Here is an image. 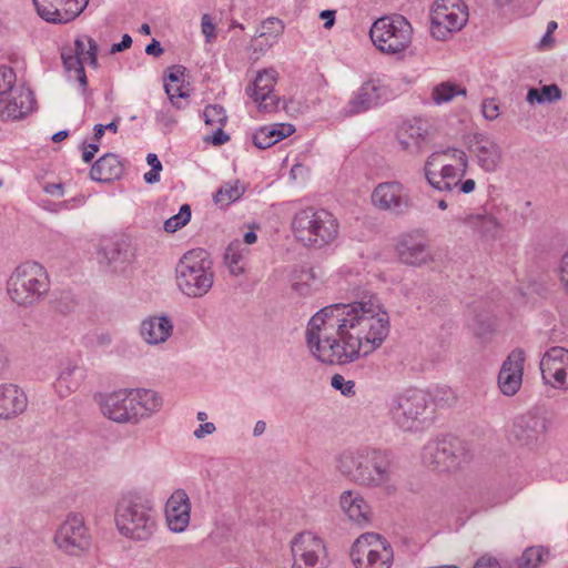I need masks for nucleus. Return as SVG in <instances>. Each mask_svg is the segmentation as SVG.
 I'll list each match as a JSON object with an SVG mask.
<instances>
[{
    "instance_id": "f257e3e1",
    "label": "nucleus",
    "mask_w": 568,
    "mask_h": 568,
    "mask_svg": "<svg viewBox=\"0 0 568 568\" xmlns=\"http://www.w3.org/2000/svg\"><path fill=\"white\" fill-rule=\"evenodd\" d=\"M389 334V315L372 293L349 304L337 303L315 313L306 328L314 357L329 365L352 363L377 349Z\"/></svg>"
},
{
    "instance_id": "f03ea898",
    "label": "nucleus",
    "mask_w": 568,
    "mask_h": 568,
    "mask_svg": "<svg viewBox=\"0 0 568 568\" xmlns=\"http://www.w3.org/2000/svg\"><path fill=\"white\" fill-rule=\"evenodd\" d=\"M337 470L351 481L367 488L395 490L397 467L388 450L359 447L343 452L336 459Z\"/></svg>"
},
{
    "instance_id": "7ed1b4c3",
    "label": "nucleus",
    "mask_w": 568,
    "mask_h": 568,
    "mask_svg": "<svg viewBox=\"0 0 568 568\" xmlns=\"http://www.w3.org/2000/svg\"><path fill=\"white\" fill-rule=\"evenodd\" d=\"M162 405V398L150 389H120L103 396L102 414L119 424H138Z\"/></svg>"
},
{
    "instance_id": "20e7f679",
    "label": "nucleus",
    "mask_w": 568,
    "mask_h": 568,
    "mask_svg": "<svg viewBox=\"0 0 568 568\" xmlns=\"http://www.w3.org/2000/svg\"><path fill=\"white\" fill-rule=\"evenodd\" d=\"M114 519L120 535L133 541L150 540L158 527L152 501L139 493H129L120 498Z\"/></svg>"
},
{
    "instance_id": "39448f33",
    "label": "nucleus",
    "mask_w": 568,
    "mask_h": 568,
    "mask_svg": "<svg viewBox=\"0 0 568 568\" xmlns=\"http://www.w3.org/2000/svg\"><path fill=\"white\" fill-rule=\"evenodd\" d=\"M213 262L204 248L187 251L175 267L179 290L187 297L199 298L206 295L213 286Z\"/></svg>"
},
{
    "instance_id": "423d86ee",
    "label": "nucleus",
    "mask_w": 568,
    "mask_h": 568,
    "mask_svg": "<svg viewBox=\"0 0 568 568\" xmlns=\"http://www.w3.org/2000/svg\"><path fill=\"white\" fill-rule=\"evenodd\" d=\"M337 219L327 210L306 207L295 213L292 231L304 246L322 248L332 244L338 235Z\"/></svg>"
},
{
    "instance_id": "0eeeda50",
    "label": "nucleus",
    "mask_w": 568,
    "mask_h": 568,
    "mask_svg": "<svg viewBox=\"0 0 568 568\" xmlns=\"http://www.w3.org/2000/svg\"><path fill=\"white\" fill-rule=\"evenodd\" d=\"M50 290L47 270L38 262H26L16 267L7 282L12 302L29 307L40 302Z\"/></svg>"
},
{
    "instance_id": "6e6552de",
    "label": "nucleus",
    "mask_w": 568,
    "mask_h": 568,
    "mask_svg": "<svg viewBox=\"0 0 568 568\" xmlns=\"http://www.w3.org/2000/svg\"><path fill=\"white\" fill-rule=\"evenodd\" d=\"M413 28L400 14L384 16L374 21L369 29L373 44L381 52L397 54L412 43Z\"/></svg>"
},
{
    "instance_id": "1a4fd4ad",
    "label": "nucleus",
    "mask_w": 568,
    "mask_h": 568,
    "mask_svg": "<svg viewBox=\"0 0 568 568\" xmlns=\"http://www.w3.org/2000/svg\"><path fill=\"white\" fill-rule=\"evenodd\" d=\"M424 464L439 471H449L462 467L471 459L466 443L456 437L442 438L425 445L422 454Z\"/></svg>"
},
{
    "instance_id": "9d476101",
    "label": "nucleus",
    "mask_w": 568,
    "mask_h": 568,
    "mask_svg": "<svg viewBox=\"0 0 568 568\" xmlns=\"http://www.w3.org/2000/svg\"><path fill=\"white\" fill-rule=\"evenodd\" d=\"M349 557L355 568H390L394 550L382 535L365 532L352 545Z\"/></svg>"
},
{
    "instance_id": "9b49d317",
    "label": "nucleus",
    "mask_w": 568,
    "mask_h": 568,
    "mask_svg": "<svg viewBox=\"0 0 568 568\" xmlns=\"http://www.w3.org/2000/svg\"><path fill=\"white\" fill-rule=\"evenodd\" d=\"M468 21V8L463 0H436L430 13V33L446 40Z\"/></svg>"
},
{
    "instance_id": "f8f14e48",
    "label": "nucleus",
    "mask_w": 568,
    "mask_h": 568,
    "mask_svg": "<svg viewBox=\"0 0 568 568\" xmlns=\"http://www.w3.org/2000/svg\"><path fill=\"white\" fill-rule=\"evenodd\" d=\"M428 408V395L420 389H408L396 396L390 406L394 422L404 430H412Z\"/></svg>"
},
{
    "instance_id": "ddd939ff",
    "label": "nucleus",
    "mask_w": 568,
    "mask_h": 568,
    "mask_svg": "<svg viewBox=\"0 0 568 568\" xmlns=\"http://www.w3.org/2000/svg\"><path fill=\"white\" fill-rule=\"evenodd\" d=\"M292 568H326L327 550L324 540L312 532L296 535L291 542Z\"/></svg>"
},
{
    "instance_id": "4468645a",
    "label": "nucleus",
    "mask_w": 568,
    "mask_h": 568,
    "mask_svg": "<svg viewBox=\"0 0 568 568\" xmlns=\"http://www.w3.org/2000/svg\"><path fill=\"white\" fill-rule=\"evenodd\" d=\"M59 549L71 556H80L91 546V536L80 514L70 513L54 536Z\"/></svg>"
},
{
    "instance_id": "2eb2a0df",
    "label": "nucleus",
    "mask_w": 568,
    "mask_h": 568,
    "mask_svg": "<svg viewBox=\"0 0 568 568\" xmlns=\"http://www.w3.org/2000/svg\"><path fill=\"white\" fill-rule=\"evenodd\" d=\"M39 16L48 22L65 23L75 19L89 0H33Z\"/></svg>"
},
{
    "instance_id": "dca6fc26",
    "label": "nucleus",
    "mask_w": 568,
    "mask_h": 568,
    "mask_svg": "<svg viewBox=\"0 0 568 568\" xmlns=\"http://www.w3.org/2000/svg\"><path fill=\"white\" fill-rule=\"evenodd\" d=\"M373 203L394 214H404L412 205L410 197L398 182L381 183L372 194Z\"/></svg>"
},
{
    "instance_id": "f3484780",
    "label": "nucleus",
    "mask_w": 568,
    "mask_h": 568,
    "mask_svg": "<svg viewBox=\"0 0 568 568\" xmlns=\"http://www.w3.org/2000/svg\"><path fill=\"white\" fill-rule=\"evenodd\" d=\"M547 432V419L544 416L528 412L514 419L509 438L519 446L535 444L538 437Z\"/></svg>"
},
{
    "instance_id": "a211bd4d",
    "label": "nucleus",
    "mask_w": 568,
    "mask_h": 568,
    "mask_svg": "<svg viewBox=\"0 0 568 568\" xmlns=\"http://www.w3.org/2000/svg\"><path fill=\"white\" fill-rule=\"evenodd\" d=\"M525 352L516 348L504 361L498 374V386L506 396L515 395L523 383Z\"/></svg>"
},
{
    "instance_id": "6ab92c4d",
    "label": "nucleus",
    "mask_w": 568,
    "mask_h": 568,
    "mask_svg": "<svg viewBox=\"0 0 568 568\" xmlns=\"http://www.w3.org/2000/svg\"><path fill=\"white\" fill-rule=\"evenodd\" d=\"M470 143L478 165L485 172H495L503 158L501 149L497 142L483 133H475Z\"/></svg>"
},
{
    "instance_id": "aec40b11",
    "label": "nucleus",
    "mask_w": 568,
    "mask_h": 568,
    "mask_svg": "<svg viewBox=\"0 0 568 568\" xmlns=\"http://www.w3.org/2000/svg\"><path fill=\"white\" fill-rule=\"evenodd\" d=\"M396 252L402 263L420 266L433 261V255L426 243L412 234L399 237Z\"/></svg>"
},
{
    "instance_id": "412c9836",
    "label": "nucleus",
    "mask_w": 568,
    "mask_h": 568,
    "mask_svg": "<svg viewBox=\"0 0 568 568\" xmlns=\"http://www.w3.org/2000/svg\"><path fill=\"white\" fill-rule=\"evenodd\" d=\"M190 500L184 490L174 491L166 503V520L170 529L182 532L190 523Z\"/></svg>"
},
{
    "instance_id": "4be33fe9",
    "label": "nucleus",
    "mask_w": 568,
    "mask_h": 568,
    "mask_svg": "<svg viewBox=\"0 0 568 568\" xmlns=\"http://www.w3.org/2000/svg\"><path fill=\"white\" fill-rule=\"evenodd\" d=\"M28 406L24 392L13 384H0V419H11Z\"/></svg>"
},
{
    "instance_id": "5701e85b",
    "label": "nucleus",
    "mask_w": 568,
    "mask_h": 568,
    "mask_svg": "<svg viewBox=\"0 0 568 568\" xmlns=\"http://www.w3.org/2000/svg\"><path fill=\"white\" fill-rule=\"evenodd\" d=\"M173 332V324L169 316H151L140 326L142 338L150 345L164 343Z\"/></svg>"
},
{
    "instance_id": "b1692460",
    "label": "nucleus",
    "mask_w": 568,
    "mask_h": 568,
    "mask_svg": "<svg viewBox=\"0 0 568 568\" xmlns=\"http://www.w3.org/2000/svg\"><path fill=\"white\" fill-rule=\"evenodd\" d=\"M381 98V88L374 82H365L348 102L345 108V114L355 115L363 113L378 105Z\"/></svg>"
},
{
    "instance_id": "393cba45",
    "label": "nucleus",
    "mask_w": 568,
    "mask_h": 568,
    "mask_svg": "<svg viewBox=\"0 0 568 568\" xmlns=\"http://www.w3.org/2000/svg\"><path fill=\"white\" fill-rule=\"evenodd\" d=\"M396 136L405 152L412 155H418L423 152L426 143V130L420 125L405 122L398 128Z\"/></svg>"
},
{
    "instance_id": "a878e982",
    "label": "nucleus",
    "mask_w": 568,
    "mask_h": 568,
    "mask_svg": "<svg viewBox=\"0 0 568 568\" xmlns=\"http://www.w3.org/2000/svg\"><path fill=\"white\" fill-rule=\"evenodd\" d=\"M341 507L355 524L363 526L369 523V506L365 499L352 490H346L341 495Z\"/></svg>"
},
{
    "instance_id": "bb28decb",
    "label": "nucleus",
    "mask_w": 568,
    "mask_h": 568,
    "mask_svg": "<svg viewBox=\"0 0 568 568\" xmlns=\"http://www.w3.org/2000/svg\"><path fill=\"white\" fill-rule=\"evenodd\" d=\"M100 265L111 273H123L129 263V254L119 243H108L98 252Z\"/></svg>"
},
{
    "instance_id": "cd10ccee",
    "label": "nucleus",
    "mask_w": 568,
    "mask_h": 568,
    "mask_svg": "<svg viewBox=\"0 0 568 568\" xmlns=\"http://www.w3.org/2000/svg\"><path fill=\"white\" fill-rule=\"evenodd\" d=\"M123 173V166L119 156L106 153L99 158L90 169V178L97 182H111Z\"/></svg>"
},
{
    "instance_id": "c85d7f7f",
    "label": "nucleus",
    "mask_w": 568,
    "mask_h": 568,
    "mask_svg": "<svg viewBox=\"0 0 568 568\" xmlns=\"http://www.w3.org/2000/svg\"><path fill=\"white\" fill-rule=\"evenodd\" d=\"M466 224L485 240H496L503 233V225L490 213L470 214L466 217Z\"/></svg>"
},
{
    "instance_id": "c756f323",
    "label": "nucleus",
    "mask_w": 568,
    "mask_h": 568,
    "mask_svg": "<svg viewBox=\"0 0 568 568\" xmlns=\"http://www.w3.org/2000/svg\"><path fill=\"white\" fill-rule=\"evenodd\" d=\"M276 71L273 69L260 71L254 82L246 88V93L254 102L267 101L276 83Z\"/></svg>"
},
{
    "instance_id": "7c9ffc66",
    "label": "nucleus",
    "mask_w": 568,
    "mask_h": 568,
    "mask_svg": "<svg viewBox=\"0 0 568 568\" xmlns=\"http://www.w3.org/2000/svg\"><path fill=\"white\" fill-rule=\"evenodd\" d=\"M34 102L32 92L28 89H21L12 99H8L4 112L8 118L19 120L32 111Z\"/></svg>"
},
{
    "instance_id": "2f4dec72",
    "label": "nucleus",
    "mask_w": 568,
    "mask_h": 568,
    "mask_svg": "<svg viewBox=\"0 0 568 568\" xmlns=\"http://www.w3.org/2000/svg\"><path fill=\"white\" fill-rule=\"evenodd\" d=\"M291 280L292 290L302 296H307L312 293V284L315 283L318 277L313 268L301 266L294 267Z\"/></svg>"
},
{
    "instance_id": "473e14b6",
    "label": "nucleus",
    "mask_w": 568,
    "mask_h": 568,
    "mask_svg": "<svg viewBox=\"0 0 568 568\" xmlns=\"http://www.w3.org/2000/svg\"><path fill=\"white\" fill-rule=\"evenodd\" d=\"M548 549L542 546H531L524 550L520 557L514 562V568H539L548 556Z\"/></svg>"
},
{
    "instance_id": "72a5a7b5",
    "label": "nucleus",
    "mask_w": 568,
    "mask_h": 568,
    "mask_svg": "<svg viewBox=\"0 0 568 568\" xmlns=\"http://www.w3.org/2000/svg\"><path fill=\"white\" fill-rule=\"evenodd\" d=\"M568 362V351L560 346L548 349L540 361V369L544 378L547 377V371H552L555 366H562Z\"/></svg>"
},
{
    "instance_id": "f704fd0d",
    "label": "nucleus",
    "mask_w": 568,
    "mask_h": 568,
    "mask_svg": "<svg viewBox=\"0 0 568 568\" xmlns=\"http://www.w3.org/2000/svg\"><path fill=\"white\" fill-rule=\"evenodd\" d=\"M245 192L244 186L240 185V181L236 180L234 183H224L215 193L214 202L221 206H227L229 204L237 201Z\"/></svg>"
},
{
    "instance_id": "c9c22d12",
    "label": "nucleus",
    "mask_w": 568,
    "mask_h": 568,
    "mask_svg": "<svg viewBox=\"0 0 568 568\" xmlns=\"http://www.w3.org/2000/svg\"><path fill=\"white\" fill-rule=\"evenodd\" d=\"M456 95H466V89L459 88L453 82H443L433 89V100L436 104L450 101Z\"/></svg>"
},
{
    "instance_id": "e433bc0d",
    "label": "nucleus",
    "mask_w": 568,
    "mask_h": 568,
    "mask_svg": "<svg viewBox=\"0 0 568 568\" xmlns=\"http://www.w3.org/2000/svg\"><path fill=\"white\" fill-rule=\"evenodd\" d=\"M63 65L67 71H74L77 80L80 85L85 89L88 85V79L84 71L82 58L75 55L73 52L63 51L61 54Z\"/></svg>"
},
{
    "instance_id": "4c0bfd02",
    "label": "nucleus",
    "mask_w": 568,
    "mask_h": 568,
    "mask_svg": "<svg viewBox=\"0 0 568 568\" xmlns=\"http://www.w3.org/2000/svg\"><path fill=\"white\" fill-rule=\"evenodd\" d=\"M284 31L283 22L277 18H267L257 30L256 37L265 38L268 45H272Z\"/></svg>"
},
{
    "instance_id": "58836bf2",
    "label": "nucleus",
    "mask_w": 568,
    "mask_h": 568,
    "mask_svg": "<svg viewBox=\"0 0 568 568\" xmlns=\"http://www.w3.org/2000/svg\"><path fill=\"white\" fill-rule=\"evenodd\" d=\"M16 81V72L11 67H0V104L8 101V98L13 92Z\"/></svg>"
},
{
    "instance_id": "ea45409f",
    "label": "nucleus",
    "mask_w": 568,
    "mask_h": 568,
    "mask_svg": "<svg viewBox=\"0 0 568 568\" xmlns=\"http://www.w3.org/2000/svg\"><path fill=\"white\" fill-rule=\"evenodd\" d=\"M191 220V206L189 204H183L180 207L178 214L171 216L164 222V231L168 233H174L184 225H186Z\"/></svg>"
},
{
    "instance_id": "a19ab883",
    "label": "nucleus",
    "mask_w": 568,
    "mask_h": 568,
    "mask_svg": "<svg viewBox=\"0 0 568 568\" xmlns=\"http://www.w3.org/2000/svg\"><path fill=\"white\" fill-rule=\"evenodd\" d=\"M203 118L206 125L224 126L227 116L225 110L220 104L206 105L203 110Z\"/></svg>"
},
{
    "instance_id": "79ce46f5",
    "label": "nucleus",
    "mask_w": 568,
    "mask_h": 568,
    "mask_svg": "<svg viewBox=\"0 0 568 568\" xmlns=\"http://www.w3.org/2000/svg\"><path fill=\"white\" fill-rule=\"evenodd\" d=\"M273 144L281 140L292 135L295 132V128L291 123H277L268 126H263Z\"/></svg>"
},
{
    "instance_id": "37998d69",
    "label": "nucleus",
    "mask_w": 568,
    "mask_h": 568,
    "mask_svg": "<svg viewBox=\"0 0 568 568\" xmlns=\"http://www.w3.org/2000/svg\"><path fill=\"white\" fill-rule=\"evenodd\" d=\"M440 175L446 180V182L452 183L450 187L455 191L460 183V180L465 176L466 173L460 171V166H454L452 164L443 165L440 170Z\"/></svg>"
},
{
    "instance_id": "c03bdc74",
    "label": "nucleus",
    "mask_w": 568,
    "mask_h": 568,
    "mask_svg": "<svg viewBox=\"0 0 568 568\" xmlns=\"http://www.w3.org/2000/svg\"><path fill=\"white\" fill-rule=\"evenodd\" d=\"M333 388L339 390L344 396L355 395V383L353 381H346L342 375L335 374L331 379Z\"/></svg>"
},
{
    "instance_id": "a18cd8bd",
    "label": "nucleus",
    "mask_w": 568,
    "mask_h": 568,
    "mask_svg": "<svg viewBox=\"0 0 568 568\" xmlns=\"http://www.w3.org/2000/svg\"><path fill=\"white\" fill-rule=\"evenodd\" d=\"M79 368L77 366H68L60 373L57 382V387L59 388V392H61L62 387H65L67 390H71L72 388L78 387V382L71 381L72 375Z\"/></svg>"
},
{
    "instance_id": "49530a36",
    "label": "nucleus",
    "mask_w": 568,
    "mask_h": 568,
    "mask_svg": "<svg viewBox=\"0 0 568 568\" xmlns=\"http://www.w3.org/2000/svg\"><path fill=\"white\" fill-rule=\"evenodd\" d=\"M425 179L427 180L429 185H432L434 189L440 192H454V190L450 187L452 183L446 182V180L438 172H426Z\"/></svg>"
},
{
    "instance_id": "de8ad7c7",
    "label": "nucleus",
    "mask_w": 568,
    "mask_h": 568,
    "mask_svg": "<svg viewBox=\"0 0 568 568\" xmlns=\"http://www.w3.org/2000/svg\"><path fill=\"white\" fill-rule=\"evenodd\" d=\"M442 154L449 155L450 158L456 160L457 165L460 166V171H463V173H467L468 158L463 150L455 149V148H447L446 150L442 151Z\"/></svg>"
},
{
    "instance_id": "09e8293b",
    "label": "nucleus",
    "mask_w": 568,
    "mask_h": 568,
    "mask_svg": "<svg viewBox=\"0 0 568 568\" xmlns=\"http://www.w3.org/2000/svg\"><path fill=\"white\" fill-rule=\"evenodd\" d=\"M53 307L61 314H68L75 307V302L69 293H63L61 297L54 301Z\"/></svg>"
},
{
    "instance_id": "8fccbe9b",
    "label": "nucleus",
    "mask_w": 568,
    "mask_h": 568,
    "mask_svg": "<svg viewBox=\"0 0 568 568\" xmlns=\"http://www.w3.org/2000/svg\"><path fill=\"white\" fill-rule=\"evenodd\" d=\"M241 255L236 252L234 244L229 245L224 254V260L229 265L232 274H239L242 270L241 267H237Z\"/></svg>"
},
{
    "instance_id": "3c124183",
    "label": "nucleus",
    "mask_w": 568,
    "mask_h": 568,
    "mask_svg": "<svg viewBox=\"0 0 568 568\" xmlns=\"http://www.w3.org/2000/svg\"><path fill=\"white\" fill-rule=\"evenodd\" d=\"M481 112L486 120L493 121L499 116V105L495 99H486L481 104Z\"/></svg>"
},
{
    "instance_id": "603ef678",
    "label": "nucleus",
    "mask_w": 568,
    "mask_h": 568,
    "mask_svg": "<svg viewBox=\"0 0 568 568\" xmlns=\"http://www.w3.org/2000/svg\"><path fill=\"white\" fill-rule=\"evenodd\" d=\"M540 89L544 103H552L561 99V90L557 84L542 85Z\"/></svg>"
},
{
    "instance_id": "864d4df0",
    "label": "nucleus",
    "mask_w": 568,
    "mask_h": 568,
    "mask_svg": "<svg viewBox=\"0 0 568 568\" xmlns=\"http://www.w3.org/2000/svg\"><path fill=\"white\" fill-rule=\"evenodd\" d=\"M164 89H165V93L168 94L171 103L173 105H175L178 109H181L182 105L179 103V99H185L189 97V94L185 91H183L181 88L173 87L170 84H165Z\"/></svg>"
},
{
    "instance_id": "5fc2aeb1",
    "label": "nucleus",
    "mask_w": 568,
    "mask_h": 568,
    "mask_svg": "<svg viewBox=\"0 0 568 568\" xmlns=\"http://www.w3.org/2000/svg\"><path fill=\"white\" fill-rule=\"evenodd\" d=\"M547 376H551L558 386L567 388L568 373L565 365L555 366L552 371H547Z\"/></svg>"
},
{
    "instance_id": "6e6d98bb",
    "label": "nucleus",
    "mask_w": 568,
    "mask_h": 568,
    "mask_svg": "<svg viewBox=\"0 0 568 568\" xmlns=\"http://www.w3.org/2000/svg\"><path fill=\"white\" fill-rule=\"evenodd\" d=\"M253 143L256 148L261 150H265L267 148H271L273 142L268 138L266 131L262 128H260L254 134H253Z\"/></svg>"
},
{
    "instance_id": "4d7b16f0",
    "label": "nucleus",
    "mask_w": 568,
    "mask_h": 568,
    "mask_svg": "<svg viewBox=\"0 0 568 568\" xmlns=\"http://www.w3.org/2000/svg\"><path fill=\"white\" fill-rule=\"evenodd\" d=\"M473 568H501L497 558L490 555H483L479 557Z\"/></svg>"
},
{
    "instance_id": "13d9d810",
    "label": "nucleus",
    "mask_w": 568,
    "mask_h": 568,
    "mask_svg": "<svg viewBox=\"0 0 568 568\" xmlns=\"http://www.w3.org/2000/svg\"><path fill=\"white\" fill-rule=\"evenodd\" d=\"M85 39H87L88 44H89V48L87 50V55H88L89 63L93 68H97L98 67V57L97 55H98V50H99L98 44L90 37H87Z\"/></svg>"
},
{
    "instance_id": "bf43d9fd",
    "label": "nucleus",
    "mask_w": 568,
    "mask_h": 568,
    "mask_svg": "<svg viewBox=\"0 0 568 568\" xmlns=\"http://www.w3.org/2000/svg\"><path fill=\"white\" fill-rule=\"evenodd\" d=\"M201 26H202V32L205 36L207 41H210L212 38L215 37V34H214L215 26L213 24L209 14H204L202 17Z\"/></svg>"
},
{
    "instance_id": "052dcab7",
    "label": "nucleus",
    "mask_w": 568,
    "mask_h": 568,
    "mask_svg": "<svg viewBox=\"0 0 568 568\" xmlns=\"http://www.w3.org/2000/svg\"><path fill=\"white\" fill-rule=\"evenodd\" d=\"M131 45H132V38L130 34L125 33L122 36V40L120 42L112 44L110 52L112 54L122 52V51L129 49Z\"/></svg>"
},
{
    "instance_id": "680f3d73",
    "label": "nucleus",
    "mask_w": 568,
    "mask_h": 568,
    "mask_svg": "<svg viewBox=\"0 0 568 568\" xmlns=\"http://www.w3.org/2000/svg\"><path fill=\"white\" fill-rule=\"evenodd\" d=\"M185 68L182 65H173L169 68V73L165 79L171 82H180L184 77Z\"/></svg>"
},
{
    "instance_id": "e2e57ef3",
    "label": "nucleus",
    "mask_w": 568,
    "mask_h": 568,
    "mask_svg": "<svg viewBox=\"0 0 568 568\" xmlns=\"http://www.w3.org/2000/svg\"><path fill=\"white\" fill-rule=\"evenodd\" d=\"M230 140V136L223 131V126H216L213 131L211 142L213 145H222Z\"/></svg>"
},
{
    "instance_id": "0e129e2a",
    "label": "nucleus",
    "mask_w": 568,
    "mask_h": 568,
    "mask_svg": "<svg viewBox=\"0 0 568 568\" xmlns=\"http://www.w3.org/2000/svg\"><path fill=\"white\" fill-rule=\"evenodd\" d=\"M258 109L265 112H272L277 109L278 99L271 93V98L267 101L258 100Z\"/></svg>"
},
{
    "instance_id": "69168bd1",
    "label": "nucleus",
    "mask_w": 568,
    "mask_h": 568,
    "mask_svg": "<svg viewBox=\"0 0 568 568\" xmlns=\"http://www.w3.org/2000/svg\"><path fill=\"white\" fill-rule=\"evenodd\" d=\"M163 51L161 43L156 39H152V41L145 47V53L149 55L160 57Z\"/></svg>"
},
{
    "instance_id": "338daca9",
    "label": "nucleus",
    "mask_w": 568,
    "mask_h": 568,
    "mask_svg": "<svg viewBox=\"0 0 568 568\" xmlns=\"http://www.w3.org/2000/svg\"><path fill=\"white\" fill-rule=\"evenodd\" d=\"M215 432V425L213 423H204L199 426L194 432L196 438H203L205 435H211Z\"/></svg>"
},
{
    "instance_id": "774afa93",
    "label": "nucleus",
    "mask_w": 568,
    "mask_h": 568,
    "mask_svg": "<svg viewBox=\"0 0 568 568\" xmlns=\"http://www.w3.org/2000/svg\"><path fill=\"white\" fill-rule=\"evenodd\" d=\"M526 101L530 104L534 103H544L542 102V95H541V89L537 88H530L527 92Z\"/></svg>"
}]
</instances>
